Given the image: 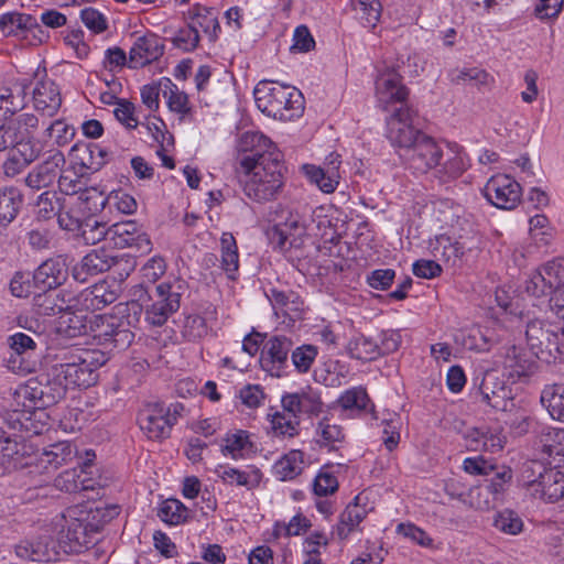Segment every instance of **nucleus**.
I'll return each instance as SVG.
<instances>
[{"mask_svg":"<svg viewBox=\"0 0 564 564\" xmlns=\"http://www.w3.org/2000/svg\"><path fill=\"white\" fill-rule=\"evenodd\" d=\"M78 208L88 214H94L105 207L104 194L95 187L83 188L76 198Z\"/></svg>","mask_w":564,"mask_h":564,"instance_id":"nucleus-59","label":"nucleus"},{"mask_svg":"<svg viewBox=\"0 0 564 564\" xmlns=\"http://www.w3.org/2000/svg\"><path fill=\"white\" fill-rule=\"evenodd\" d=\"M164 53V45L160 39L154 35H144L135 40L129 51V67L139 68L143 67L156 59Z\"/></svg>","mask_w":564,"mask_h":564,"instance_id":"nucleus-21","label":"nucleus"},{"mask_svg":"<svg viewBox=\"0 0 564 564\" xmlns=\"http://www.w3.org/2000/svg\"><path fill=\"white\" fill-rule=\"evenodd\" d=\"M39 129V118L33 113H21L6 120L0 126V152L12 150L14 153L30 155L42 153L43 145L35 138Z\"/></svg>","mask_w":564,"mask_h":564,"instance_id":"nucleus-2","label":"nucleus"},{"mask_svg":"<svg viewBox=\"0 0 564 564\" xmlns=\"http://www.w3.org/2000/svg\"><path fill=\"white\" fill-rule=\"evenodd\" d=\"M36 207L40 218L51 219L66 207V200L58 197L56 192L46 191L39 196Z\"/></svg>","mask_w":564,"mask_h":564,"instance_id":"nucleus-53","label":"nucleus"},{"mask_svg":"<svg viewBox=\"0 0 564 564\" xmlns=\"http://www.w3.org/2000/svg\"><path fill=\"white\" fill-rule=\"evenodd\" d=\"M107 361V357L99 350L85 351L72 362L54 366L55 378L69 388H88L98 380V369Z\"/></svg>","mask_w":564,"mask_h":564,"instance_id":"nucleus-4","label":"nucleus"},{"mask_svg":"<svg viewBox=\"0 0 564 564\" xmlns=\"http://www.w3.org/2000/svg\"><path fill=\"white\" fill-rule=\"evenodd\" d=\"M109 227L107 223L99 221L94 216L84 218L79 235L86 245H96L105 241L108 245Z\"/></svg>","mask_w":564,"mask_h":564,"instance_id":"nucleus-49","label":"nucleus"},{"mask_svg":"<svg viewBox=\"0 0 564 564\" xmlns=\"http://www.w3.org/2000/svg\"><path fill=\"white\" fill-rule=\"evenodd\" d=\"M339 404L345 410H355L357 412H364L370 403V399L367 394L366 389L361 387L351 388L345 391L339 400Z\"/></svg>","mask_w":564,"mask_h":564,"instance_id":"nucleus-58","label":"nucleus"},{"mask_svg":"<svg viewBox=\"0 0 564 564\" xmlns=\"http://www.w3.org/2000/svg\"><path fill=\"white\" fill-rule=\"evenodd\" d=\"M35 109L42 116L53 117L62 106V97L58 87L52 80H41L33 89Z\"/></svg>","mask_w":564,"mask_h":564,"instance_id":"nucleus-26","label":"nucleus"},{"mask_svg":"<svg viewBox=\"0 0 564 564\" xmlns=\"http://www.w3.org/2000/svg\"><path fill=\"white\" fill-rule=\"evenodd\" d=\"M214 473L224 484L245 487L247 490L257 488L262 479V473L253 466L239 469L230 465H218Z\"/></svg>","mask_w":564,"mask_h":564,"instance_id":"nucleus-25","label":"nucleus"},{"mask_svg":"<svg viewBox=\"0 0 564 564\" xmlns=\"http://www.w3.org/2000/svg\"><path fill=\"white\" fill-rule=\"evenodd\" d=\"M126 310L127 308H118L116 314L94 316L95 327H91V329L95 332V337L102 340L104 344L109 345L115 332L119 329L118 326H120V322L123 317V311Z\"/></svg>","mask_w":564,"mask_h":564,"instance_id":"nucleus-45","label":"nucleus"},{"mask_svg":"<svg viewBox=\"0 0 564 564\" xmlns=\"http://www.w3.org/2000/svg\"><path fill=\"white\" fill-rule=\"evenodd\" d=\"M67 389L64 382L55 378V370L53 369L52 381H48L45 386L37 381H29L15 391V395L18 399L30 402L29 404L23 402L24 408H47L64 399Z\"/></svg>","mask_w":564,"mask_h":564,"instance_id":"nucleus-9","label":"nucleus"},{"mask_svg":"<svg viewBox=\"0 0 564 564\" xmlns=\"http://www.w3.org/2000/svg\"><path fill=\"white\" fill-rule=\"evenodd\" d=\"M239 151V170L246 175V196L258 203L275 199L285 181L281 152L258 131H247L241 135Z\"/></svg>","mask_w":564,"mask_h":564,"instance_id":"nucleus-1","label":"nucleus"},{"mask_svg":"<svg viewBox=\"0 0 564 564\" xmlns=\"http://www.w3.org/2000/svg\"><path fill=\"white\" fill-rule=\"evenodd\" d=\"M122 261L123 259L108 254L104 250H94L74 265L72 274L76 281L85 283L90 276L106 272Z\"/></svg>","mask_w":564,"mask_h":564,"instance_id":"nucleus-16","label":"nucleus"},{"mask_svg":"<svg viewBox=\"0 0 564 564\" xmlns=\"http://www.w3.org/2000/svg\"><path fill=\"white\" fill-rule=\"evenodd\" d=\"M347 350L351 358L362 361L375 360L379 357L377 341L361 334L349 340Z\"/></svg>","mask_w":564,"mask_h":564,"instance_id":"nucleus-46","label":"nucleus"},{"mask_svg":"<svg viewBox=\"0 0 564 564\" xmlns=\"http://www.w3.org/2000/svg\"><path fill=\"white\" fill-rule=\"evenodd\" d=\"M163 96L167 98V106L171 111L181 115H187L189 112L187 95L181 91L169 78H165Z\"/></svg>","mask_w":564,"mask_h":564,"instance_id":"nucleus-55","label":"nucleus"},{"mask_svg":"<svg viewBox=\"0 0 564 564\" xmlns=\"http://www.w3.org/2000/svg\"><path fill=\"white\" fill-rule=\"evenodd\" d=\"M541 403L554 420L564 422V383L546 386L541 393Z\"/></svg>","mask_w":564,"mask_h":564,"instance_id":"nucleus-39","label":"nucleus"},{"mask_svg":"<svg viewBox=\"0 0 564 564\" xmlns=\"http://www.w3.org/2000/svg\"><path fill=\"white\" fill-rule=\"evenodd\" d=\"M82 151L80 163L87 170L97 172L105 165L108 153L98 144L85 145Z\"/></svg>","mask_w":564,"mask_h":564,"instance_id":"nucleus-62","label":"nucleus"},{"mask_svg":"<svg viewBox=\"0 0 564 564\" xmlns=\"http://www.w3.org/2000/svg\"><path fill=\"white\" fill-rule=\"evenodd\" d=\"M539 446L542 453L549 457H563L564 458V429L549 427L543 430Z\"/></svg>","mask_w":564,"mask_h":564,"instance_id":"nucleus-48","label":"nucleus"},{"mask_svg":"<svg viewBox=\"0 0 564 564\" xmlns=\"http://www.w3.org/2000/svg\"><path fill=\"white\" fill-rule=\"evenodd\" d=\"M65 164V156L62 152L56 151L51 154L45 161L37 164L25 177V184L33 189H42L51 186L61 169Z\"/></svg>","mask_w":564,"mask_h":564,"instance_id":"nucleus-20","label":"nucleus"},{"mask_svg":"<svg viewBox=\"0 0 564 564\" xmlns=\"http://www.w3.org/2000/svg\"><path fill=\"white\" fill-rule=\"evenodd\" d=\"M67 267L63 258L44 261L33 273V284L40 290L56 289L67 279Z\"/></svg>","mask_w":564,"mask_h":564,"instance_id":"nucleus-22","label":"nucleus"},{"mask_svg":"<svg viewBox=\"0 0 564 564\" xmlns=\"http://www.w3.org/2000/svg\"><path fill=\"white\" fill-rule=\"evenodd\" d=\"M286 86L278 82H260L253 90L258 109L274 119L290 121V115L284 112L281 106L285 96L291 97L285 90Z\"/></svg>","mask_w":564,"mask_h":564,"instance_id":"nucleus-15","label":"nucleus"},{"mask_svg":"<svg viewBox=\"0 0 564 564\" xmlns=\"http://www.w3.org/2000/svg\"><path fill=\"white\" fill-rule=\"evenodd\" d=\"M482 194L497 208L511 210L520 203L522 189L511 176L497 174L487 181Z\"/></svg>","mask_w":564,"mask_h":564,"instance_id":"nucleus-10","label":"nucleus"},{"mask_svg":"<svg viewBox=\"0 0 564 564\" xmlns=\"http://www.w3.org/2000/svg\"><path fill=\"white\" fill-rule=\"evenodd\" d=\"M270 300L276 315L282 314L290 319L300 317L302 302L300 301V296L294 292H283L272 289Z\"/></svg>","mask_w":564,"mask_h":564,"instance_id":"nucleus-34","label":"nucleus"},{"mask_svg":"<svg viewBox=\"0 0 564 564\" xmlns=\"http://www.w3.org/2000/svg\"><path fill=\"white\" fill-rule=\"evenodd\" d=\"M457 497L474 509L488 510L495 507V502L484 485L473 487L467 492H460Z\"/></svg>","mask_w":564,"mask_h":564,"instance_id":"nucleus-57","label":"nucleus"},{"mask_svg":"<svg viewBox=\"0 0 564 564\" xmlns=\"http://www.w3.org/2000/svg\"><path fill=\"white\" fill-rule=\"evenodd\" d=\"M30 154V151H28ZM40 153H32L30 155H24L23 153H14L10 150V154L8 159L2 164V170L6 176L14 177L20 174L26 166L33 163L40 156Z\"/></svg>","mask_w":564,"mask_h":564,"instance_id":"nucleus-60","label":"nucleus"},{"mask_svg":"<svg viewBox=\"0 0 564 564\" xmlns=\"http://www.w3.org/2000/svg\"><path fill=\"white\" fill-rule=\"evenodd\" d=\"M527 343L536 358L564 361V328L541 319L528 322Z\"/></svg>","mask_w":564,"mask_h":564,"instance_id":"nucleus-3","label":"nucleus"},{"mask_svg":"<svg viewBox=\"0 0 564 564\" xmlns=\"http://www.w3.org/2000/svg\"><path fill=\"white\" fill-rule=\"evenodd\" d=\"M138 288L141 292L138 301L143 302V296H147L150 302L144 305V315L145 321L152 326H163L178 311L181 293L170 283L158 284L151 290L144 288L143 283Z\"/></svg>","mask_w":564,"mask_h":564,"instance_id":"nucleus-5","label":"nucleus"},{"mask_svg":"<svg viewBox=\"0 0 564 564\" xmlns=\"http://www.w3.org/2000/svg\"><path fill=\"white\" fill-rule=\"evenodd\" d=\"M292 348L293 340L285 335H274L268 338L261 350L260 366L262 370L276 378L286 376L289 355Z\"/></svg>","mask_w":564,"mask_h":564,"instance_id":"nucleus-8","label":"nucleus"},{"mask_svg":"<svg viewBox=\"0 0 564 564\" xmlns=\"http://www.w3.org/2000/svg\"><path fill=\"white\" fill-rule=\"evenodd\" d=\"M80 513L86 518L88 524L91 529H94V533L96 535L107 523H109L119 514V507L115 505L102 507L98 506L95 509H90L87 512Z\"/></svg>","mask_w":564,"mask_h":564,"instance_id":"nucleus-51","label":"nucleus"},{"mask_svg":"<svg viewBox=\"0 0 564 564\" xmlns=\"http://www.w3.org/2000/svg\"><path fill=\"white\" fill-rule=\"evenodd\" d=\"M108 246L123 249L133 248L137 252L151 251V240L133 220L113 224L109 227Z\"/></svg>","mask_w":564,"mask_h":564,"instance_id":"nucleus-14","label":"nucleus"},{"mask_svg":"<svg viewBox=\"0 0 564 564\" xmlns=\"http://www.w3.org/2000/svg\"><path fill=\"white\" fill-rule=\"evenodd\" d=\"M540 274L545 279L546 283L554 290H562L564 282V265L561 260L554 259L546 262L540 270Z\"/></svg>","mask_w":564,"mask_h":564,"instance_id":"nucleus-64","label":"nucleus"},{"mask_svg":"<svg viewBox=\"0 0 564 564\" xmlns=\"http://www.w3.org/2000/svg\"><path fill=\"white\" fill-rule=\"evenodd\" d=\"M35 24L32 15L20 12H7L0 17V31L4 36L18 35Z\"/></svg>","mask_w":564,"mask_h":564,"instance_id":"nucleus-44","label":"nucleus"},{"mask_svg":"<svg viewBox=\"0 0 564 564\" xmlns=\"http://www.w3.org/2000/svg\"><path fill=\"white\" fill-rule=\"evenodd\" d=\"M355 18L365 28H375L381 15V3L379 0H350Z\"/></svg>","mask_w":564,"mask_h":564,"instance_id":"nucleus-42","label":"nucleus"},{"mask_svg":"<svg viewBox=\"0 0 564 564\" xmlns=\"http://www.w3.org/2000/svg\"><path fill=\"white\" fill-rule=\"evenodd\" d=\"M511 479L512 470L503 468L501 471L495 473L487 484L484 485L495 503L502 501L505 494L510 487Z\"/></svg>","mask_w":564,"mask_h":564,"instance_id":"nucleus-56","label":"nucleus"},{"mask_svg":"<svg viewBox=\"0 0 564 564\" xmlns=\"http://www.w3.org/2000/svg\"><path fill=\"white\" fill-rule=\"evenodd\" d=\"M318 355V348L311 344H303L291 350V362L294 369L299 373H307L312 368L316 357Z\"/></svg>","mask_w":564,"mask_h":564,"instance_id":"nucleus-52","label":"nucleus"},{"mask_svg":"<svg viewBox=\"0 0 564 564\" xmlns=\"http://www.w3.org/2000/svg\"><path fill=\"white\" fill-rule=\"evenodd\" d=\"M465 246L447 236H440L436 238V243L433 247V254L437 260H442L452 267H455L458 261L465 256Z\"/></svg>","mask_w":564,"mask_h":564,"instance_id":"nucleus-35","label":"nucleus"},{"mask_svg":"<svg viewBox=\"0 0 564 564\" xmlns=\"http://www.w3.org/2000/svg\"><path fill=\"white\" fill-rule=\"evenodd\" d=\"M252 451L253 444L250 441V434L243 430L227 434L221 448L224 455H229L234 459L242 458L245 454Z\"/></svg>","mask_w":564,"mask_h":564,"instance_id":"nucleus-40","label":"nucleus"},{"mask_svg":"<svg viewBox=\"0 0 564 564\" xmlns=\"http://www.w3.org/2000/svg\"><path fill=\"white\" fill-rule=\"evenodd\" d=\"M208 332L206 319L200 315L192 314L184 318L181 334L184 340L197 343L206 337Z\"/></svg>","mask_w":564,"mask_h":564,"instance_id":"nucleus-50","label":"nucleus"},{"mask_svg":"<svg viewBox=\"0 0 564 564\" xmlns=\"http://www.w3.org/2000/svg\"><path fill=\"white\" fill-rule=\"evenodd\" d=\"M303 453L291 451L274 464V473L281 480H290L301 474L303 468Z\"/></svg>","mask_w":564,"mask_h":564,"instance_id":"nucleus-47","label":"nucleus"},{"mask_svg":"<svg viewBox=\"0 0 564 564\" xmlns=\"http://www.w3.org/2000/svg\"><path fill=\"white\" fill-rule=\"evenodd\" d=\"M22 195L15 187L0 189V226L12 223L22 206Z\"/></svg>","mask_w":564,"mask_h":564,"instance_id":"nucleus-36","label":"nucleus"},{"mask_svg":"<svg viewBox=\"0 0 564 564\" xmlns=\"http://www.w3.org/2000/svg\"><path fill=\"white\" fill-rule=\"evenodd\" d=\"M156 514L169 525H180L193 518V511L175 498L162 501Z\"/></svg>","mask_w":564,"mask_h":564,"instance_id":"nucleus-31","label":"nucleus"},{"mask_svg":"<svg viewBox=\"0 0 564 564\" xmlns=\"http://www.w3.org/2000/svg\"><path fill=\"white\" fill-rule=\"evenodd\" d=\"M221 269L230 280L236 279L239 269V253L235 237L224 232L220 238Z\"/></svg>","mask_w":564,"mask_h":564,"instance_id":"nucleus-38","label":"nucleus"},{"mask_svg":"<svg viewBox=\"0 0 564 564\" xmlns=\"http://www.w3.org/2000/svg\"><path fill=\"white\" fill-rule=\"evenodd\" d=\"M65 524L58 533L64 552L80 553L95 544L97 539L85 517L75 518L70 513L64 517Z\"/></svg>","mask_w":564,"mask_h":564,"instance_id":"nucleus-11","label":"nucleus"},{"mask_svg":"<svg viewBox=\"0 0 564 564\" xmlns=\"http://www.w3.org/2000/svg\"><path fill=\"white\" fill-rule=\"evenodd\" d=\"M26 87L14 84L11 87H0V109L14 115L25 106Z\"/></svg>","mask_w":564,"mask_h":564,"instance_id":"nucleus-43","label":"nucleus"},{"mask_svg":"<svg viewBox=\"0 0 564 564\" xmlns=\"http://www.w3.org/2000/svg\"><path fill=\"white\" fill-rule=\"evenodd\" d=\"M367 511L358 503H349L339 516V521L333 534L339 540H346L366 518Z\"/></svg>","mask_w":564,"mask_h":564,"instance_id":"nucleus-30","label":"nucleus"},{"mask_svg":"<svg viewBox=\"0 0 564 564\" xmlns=\"http://www.w3.org/2000/svg\"><path fill=\"white\" fill-rule=\"evenodd\" d=\"M403 75L394 66H386L376 78L377 106L387 112L405 107L410 95L409 88L402 82Z\"/></svg>","mask_w":564,"mask_h":564,"instance_id":"nucleus-7","label":"nucleus"},{"mask_svg":"<svg viewBox=\"0 0 564 564\" xmlns=\"http://www.w3.org/2000/svg\"><path fill=\"white\" fill-rule=\"evenodd\" d=\"M503 367L510 377L521 378L532 372L534 362L527 357L522 348L513 345L506 349Z\"/></svg>","mask_w":564,"mask_h":564,"instance_id":"nucleus-33","label":"nucleus"},{"mask_svg":"<svg viewBox=\"0 0 564 564\" xmlns=\"http://www.w3.org/2000/svg\"><path fill=\"white\" fill-rule=\"evenodd\" d=\"M465 441L470 451L497 453L503 448L506 438L498 429L481 426L469 429L465 434Z\"/></svg>","mask_w":564,"mask_h":564,"instance_id":"nucleus-23","label":"nucleus"},{"mask_svg":"<svg viewBox=\"0 0 564 564\" xmlns=\"http://www.w3.org/2000/svg\"><path fill=\"white\" fill-rule=\"evenodd\" d=\"M339 155L332 153L327 156L326 162L322 166L305 164L303 171L307 178L316 184L324 193H333L339 184Z\"/></svg>","mask_w":564,"mask_h":564,"instance_id":"nucleus-19","label":"nucleus"},{"mask_svg":"<svg viewBox=\"0 0 564 564\" xmlns=\"http://www.w3.org/2000/svg\"><path fill=\"white\" fill-rule=\"evenodd\" d=\"M118 299L117 290L104 281L78 293V303L83 312H94L104 308Z\"/></svg>","mask_w":564,"mask_h":564,"instance_id":"nucleus-27","label":"nucleus"},{"mask_svg":"<svg viewBox=\"0 0 564 564\" xmlns=\"http://www.w3.org/2000/svg\"><path fill=\"white\" fill-rule=\"evenodd\" d=\"M285 216L281 217L269 230L268 237L271 245L276 249H284L290 238H301L306 231V225L303 217L290 210L282 212Z\"/></svg>","mask_w":564,"mask_h":564,"instance_id":"nucleus-18","label":"nucleus"},{"mask_svg":"<svg viewBox=\"0 0 564 564\" xmlns=\"http://www.w3.org/2000/svg\"><path fill=\"white\" fill-rule=\"evenodd\" d=\"M76 455L75 447L69 442H58L48 446L41 455L45 468L57 469L70 462Z\"/></svg>","mask_w":564,"mask_h":564,"instance_id":"nucleus-37","label":"nucleus"},{"mask_svg":"<svg viewBox=\"0 0 564 564\" xmlns=\"http://www.w3.org/2000/svg\"><path fill=\"white\" fill-rule=\"evenodd\" d=\"M317 442L321 446L329 449H337L345 441V433L340 425L332 422L330 419L324 417L316 427Z\"/></svg>","mask_w":564,"mask_h":564,"instance_id":"nucleus-41","label":"nucleus"},{"mask_svg":"<svg viewBox=\"0 0 564 564\" xmlns=\"http://www.w3.org/2000/svg\"><path fill=\"white\" fill-rule=\"evenodd\" d=\"M15 553L19 557L33 562H51L58 554L54 541L48 535L21 542L17 545Z\"/></svg>","mask_w":564,"mask_h":564,"instance_id":"nucleus-28","label":"nucleus"},{"mask_svg":"<svg viewBox=\"0 0 564 564\" xmlns=\"http://www.w3.org/2000/svg\"><path fill=\"white\" fill-rule=\"evenodd\" d=\"M140 429L150 440H163L170 436L173 419L164 414V406L159 403L148 404L138 416Z\"/></svg>","mask_w":564,"mask_h":564,"instance_id":"nucleus-17","label":"nucleus"},{"mask_svg":"<svg viewBox=\"0 0 564 564\" xmlns=\"http://www.w3.org/2000/svg\"><path fill=\"white\" fill-rule=\"evenodd\" d=\"M494 527L502 533L517 535L523 530V521L513 510L505 509L496 514Z\"/></svg>","mask_w":564,"mask_h":564,"instance_id":"nucleus-54","label":"nucleus"},{"mask_svg":"<svg viewBox=\"0 0 564 564\" xmlns=\"http://www.w3.org/2000/svg\"><path fill=\"white\" fill-rule=\"evenodd\" d=\"M530 496L545 502H555L563 498L564 473L556 468H546L540 480L533 485Z\"/></svg>","mask_w":564,"mask_h":564,"instance_id":"nucleus-24","label":"nucleus"},{"mask_svg":"<svg viewBox=\"0 0 564 564\" xmlns=\"http://www.w3.org/2000/svg\"><path fill=\"white\" fill-rule=\"evenodd\" d=\"M510 393V389L501 382L496 388H491L489 376L484 379L480 387L481 401L498 411H508L512 406Z\"/></svg>","mask_w":564,"mask_h":564,"instance_id":"nucleus-32","label":"nucleus"},{"mask_svg":"<svg viewBox=\"0 0 564 564\" xmlns=\"http://www.w3.org/2000/svg\"><path fill=\"white\" fill-rule=\"evenodd\" d=\"M271 426L276 436L293 437L297 434L299 420L284 412H275L271 415Z\"/></svg>","mask_w":564,"mask_h":564,"instance_id":"nucleus-61","label":"nucleus"},{"mask_svg":"<svg viewBox=\"0 0 564 564\" xmlns=\"http://www.w3.org/2000/svg\"><path fill=\"white\" fill-rule=\"evenodd\" d=\"M46 134L50 138L54 139V142L58 147H65L69 144L75 134L76 130L75 128L67 123L65 120L57 119L54 122H52L45 130Z\"/></svg>","mask_w":564,"mask_h":564,"instance_id":"nucleus-63","label":"nucleus"},{"mask_svg":"<svg viewBox=\"0 0 564 564\" xmlns=\"http://www.w3.org/2000/svg\"><path fill=\"white\" fill-rule=\"evenodd\" d=\"M186 17L188 19V26L198 31L202 29L206 34L216 35L219 30L217 15L212 8H207L199 3L192 6Z\"/></svg>","mask_w":564,"mask_h":564,"instance_id":"nucleus-29","label":"nucleus"},{"mask_svg":"<svg viewBox=\"0 0 564 564\" xmlns=\"http://www.w3.org/2000/svg\"><path fill=\"white\" fill-rule=\"evenodd\" d=\"M470 166V160L457 143H443L442 158L433 169V176L441 183L452 182L460 177Z\"/></svg>","mask_w":564,"mask_h":564,"instance_id":"nucleus-12","label":"nucleus"},{"mask_svg":"<svg viewBox=\"0 0 564 564\" xmlns=\"http://www.w3.org/2000/svg\"><path fill=\"white\" fill-rule=\"evenodd\" d=\"M442 145L443 143L431 135L421 137L419 142L404 153L406 167L414 174L423 175L432 172L442 158Z\"/></svg>","mask_w":564,"mask_h":564,"instance_id":"nucleus-13","label":"nucleus"},{"mask_svg":"<svg viewBox=\"0 0 564 564\" xmlns=\"http://www.w3.org/2000/svg\"><path fill=\"white\" fill-rule=\"evenodd\" d=\"M415 117V110L410 106H405L395 108L386 118L388 140L393 147L404 150L405 153L419 142L421 137L426 134L414 126Z\"/></svg>","mask_w":564,"mask_h":564,"instance_id":"nucleus-6","label":"nucleus"}]
</instances>
